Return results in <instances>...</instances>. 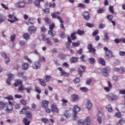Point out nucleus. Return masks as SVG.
<instances>
[{"mask_svg": "<svg viewBox=\"0 0 125 125\" xmlns=\"http://www.w3.org/2000/svg\"><path fill=\"white\" fill-rule=\"evenodd\" d=\"M16 82L17 83H14L15 86H18V85H20L18 88L19 90L20 91H23V90H25V87L22 85V82L20 80H17Z\"/></svg>", "mask_w": 125, "mask_h": 125, "instance_id": "f257e3e1", "label": "nucleus"}, {"mask_svg": "<svg viewBox=\"0 0 125 125\" xmlns=\"http://www.w3.org/2000/svg\"><path fill=\"white\" fill-rule=\"evenodd\" d=\"M104 49L105 51V54L106 57L108 58H112L114 57V56L113 55V52L110 50L108 49L107 47H104Z\"/></svg>", "mask_w": 125, "mask_h": 125, "instance_id": "f03ea898", "label": "nucleus"}, {"mask_svg": "<svg viewBox=\"0 0 125 125\" xmlns=\"http://www.w3.org/2000/svg\"><path fill=\"white\" fill-rule=\"evenodd\" d=\"M107 97L108 100H111L112 101L114 100H118L119 99V96L118 95L114 94L113 93H109L107 95Z\"/></svg>", "mask_w": 125, "mask_h": 125, "instance_id": "7ed1b4c3", "label": "nucleus"}, {"mask_svg": "<svg viewBox=\"0 0 125 125\" xmlns=\"http://www.w3.org/2000/svg\"><path fill=\"white\" fill-rule=\"evenodd\" d=\"M28 32L31 35L36 34L37 32V27L35 26H29L28 28Z\"/></svg>", "mask_w": 125, "mask_h": 125, "instance_id": "20e7f679", "label": "nucleus"}, {"mask_svg": "<svg viewBox=\"0 0 125 125\" xmlns=\"http://www.w3.org/2000/svg\"><path fill=\"white\" fill-rule=\"evenodd\" d=\"M41 63L39 62H34L32 65V68L34 70H39V69H41Z\"/></svg>", "mask_w": 125, "mask_h": 125, "instance_id": "39448f33", "label": "nucleus"}, {"mask_svg": "<svg viewBox=\"0 0 125 125\" xmlns=\"http://www.w3.org/2000/svg\"><path fill=\"white\" fill-rule=\"evenodd\" d=\"M25 5V2L23 1H19L15 4V6L17 7V8H24Z\"/></svg>", "mask_w": 125, "mask_h": 125, "instance_id": "423d86ee", "label": "nucleus"}, {"mask_svg": "<svg viewBox=\"0 0 125 125\" xmlns=\"http://www.w3.org/2000/svg\"><path fill=\"white\" fill-rule=\"evenodd\" d=\"M14 77H15V76H14V75L12 74H9L8 75V79H7V80L6 81V83L9 85H10V84H11V83H10V81H11V80L13 79V78H14Z\"/></svg>", "mask_w": 125, "mask_h": 125, "instance_id": "0eeeda50", "label": "nucleus"}, {"mask_svg": "<svg viewBox=\"0 0 125 125\" xmlns=\"http://www.w3.org/2000/svg\"><path fill=\"white\" fill-rule=\"evenodd\" d=\"M91 124V118L90 117H86L83 120V125H90Z\"/></svg>", "mask_w": 125, "mask_h": 125, "instance_id": "6e6552de", "label": "nucleus"}, {"mask_svg": "<svg viewBox=\"0 0 125 125\" xmlns=\"http://www.w3.org/2000/svg\"><path fill=\"white\" fill-rule=\"evenodd\" d=\"M108 72H110V67H105L103 69V75L104 77L108 76Z\"/></svg>", "mask_w": 125, "mask_h": 125, "instance_id": "1a4fd4ad", "label": "nucleus"}, {"mask_svg": "<svg viewBox=\"0 0 125 125\" xmlns=\"http://www.w3.org/2000/svg\"><path fill=\"white\" fill-rule=\"evenodd\" d=\"M58 70H59V71H61V76H64V77H69V76H70V74L63 70L62 67H59Z\"/></svg>", "mask_w": 125, "mask_h": 125, "instance_id": "9d476101", "label": "nucleus"}, {"mask_svg": "<svg viewBox=\"0 0 125 125\" xmlns=\"http://www.w3.org/2000/svg\"><path fill=\"white\" fill-rule=\"evenodd\" d=\"M85 106L87 109L88 110H90L91 108H92V103H91V101H87L85 102Z\"/></svg>", "mask_w": 125, "mask_h": 125, "instance_id": "9b49d317", "label": "nucleus"}, {"mask_svg": "<svg viewBox=\"0 0 125 125\" xmlns=\"http://www.w3.org/2000/svg\"><path fill=\"white\" fill-rule=\"evenodd\" d=\"M83 15L85 20L88 21V20L90 19V17H89V13H88V12L84 11V12H83Z\"/></svg>", "mask_w": 125, "mask_h": 125, "instance_id": "f8f14e48", "label": "nucleus"}, {"mask_svg": "<svg viewBox=\"0 0 125 125\" xmlns=\"http://www.w3.org/2000/svg\"><path fill=\"white\" fill-rule=\"evenodd\" d=\"M87 49L89 50V51L90 52H92V53H93V54H95V52L96 51V50H95V49L92 47V44H88Z\"/></svg>", "mask_w": 125, "mask_h": 125, "instance_id": "ddd939ff", "label": "nucleus"}, {"mask_svg": "<svg viewBox=\"0 0 125 125\" xmlns=\"http://www.w3.org/2000/svg\"><path fill=\"white\" fill-rule=\"evenodd\" d=\"M36 23V19H35V18H30L28 19V23H27V25H29V24H30V25H34Z\"/></svg>", "mask_w": 125, "mask_h": 125, "instance_id": "4468645a", "label": "nucleus"}, {"mask_svg": "<svg viewBox=\"0 0 125 125\" xmlns=\"http://www.w3.org/2000/svg\"><path fill=\"white\" fill-rule=\"evenodd\" d=\"M74 114H78L81 111V107L78 105H75L72 108Z\"/></svg>", "mask_w": 125, "mask_h": 125, "instance_id": "2eb2a0df", "label": "nucleus"}, {"mask_svg": "<svg viewBox=\"0 0 125 125\" xmlns=\"http://www.w3.org/2000/svg\"><path fill=\"white\" fill-rule=\"evenodd\" d=\"M13 110V107H12V105L11 104H7L6 106V109H5V111L7 113H9V112H11V111H12Z\"/></svg>", "mask_w": 125, "mask_h": 125, "instance_id": "dca6fc26", "label": "nucleus"}, {"mask_svg": "<svg viewBox=\"0 0 125 125\" xmlns=\"http://www.w3.org/2000/svg\"><path fill=\"white\" fill-rule=\"evenodd\" d=\"M79 96L77 94H73L71 96V100L73 102H76V101H79Z\"/></svg>", "mask_w": 125, "mask_h": 125, "instance_id": "f3484780", "label": "nucleus"}, {"mask_svg": "<svg viewBox=\"0 0 125 125\" xmlns=\"http://www.w3.org/2000/svg\"><path fill=\"white\" fill-rule=\"evenodd\" d=\"M51 109L53 113H58V108H57V105H56V104H53L51 105Z\"/></svg>", "mask_w": 125, "mask_h": 125, "instance_id": "a211bd4d", "label": "nucleus"}, {"mask_svg": "<svg viewBox=\"0 0 125 125\" xmlns=\"http://www.w3.org/2000/svg\"><path fill=\"white\" fill-rule=\"evenodd\" d=\"M48 104H49V102L47 101H43L42 102L41 106L42 108H46L47 106H48Z\"/></svg>", "mask_w": 125, "mask_h": 125, "instance_id": "6ab92c4d", "label": "nucleus"}, {"mask_svg": "<svg viewBox=\"0 0 125 125\" xmlns=\"http://www.w3.org/2000/svg\"><path fill=\"white\" fill-rule=\"evenodd\" d=\"M48 34L49 35V36H51V37H55V36H56V32L51 30H49L48 31Z\"/></svg>", "mask_w": 125, "mask_h": 125, "instance_id": "aec40b11", "label": "nucleus"}, {"mask_svg": "<svg viewBox=\"0 0 125 125\" xmlns=\"http://www.w3.org/2000/svg\"><path fill=\"white\" fill-rule=\"evenodd\" d=\"M23 123L25 125H29L31 124V121H28L27 118L25 117L23 119Z\"/></svg>", "mask_w": 125, "mask_h": 125, "instance_id": "412c9836", "label": "nucleus"}, {"mask_svg": "<svg viewBox=\"0 0 125 125\" xmlns=\"http://www.w3.org/2000/svg\"><path fill=\"white\" fill-rule=\"evenodd\" d=\"M59 14H60V12H57L52 13L51 14V16H52V18H57V17H59L58 16V15H59Z\"/></svg>", "mask_w": 125, "mask_h": 125, "instance_id": "4be33fe9", "label": "nucleus"}, {"mask_svg": "<svg viewBox=\"0 0 125 125\" xmlns=\"http://www.w3.org/2000/svg\"><path fill=\"white\" fill-rule=\"evenodd\" d=\"M22 68L23 70H28L29 69V63L26 62L22 65Z\"/></svg>", "mask_w": 125, "mask_h": 125, "instance_id": "5701e85b", "label": "nucleus"}, {"mask_svg": "<svg viewBox=\"0 0 125 125\" xmlns=\"http://www.w3.org/2000/svg\"><path fill=\"white\" fill-rule=\"evenodd\" d=\"M45 42L47 44H52V42H51V39L50 38H47L45 39Z\"/></svg>", "mask_w": 125, "mask_h": 125, "instance_id": "b1692460", "label": "nucleus"}, {"mask_svg": "<svg viewBox=\"0 0 125 125\" xmlns=\"http://www.w3.org/2000/svg\"><path fill=\"white\" fill-rule=\"evenodd\" d=\"M5 105V103H3V102L0 101V110H3Z\"/></svg>", "mask_w": 125, "mask_h": 125, "instance_id": "393cba45", "label": "nucleus"}, {"mask_svg": "<svg viewBox=\"0 0 125 125\" xmlns=\"http://www.w3.org/2000/svg\"><path fill=\"white\" fill-rule=\"evenodd\" d=\"M98 60H99V63L100 64H102V65H103V66H105V61L104 60V59L99 58L98 59Z\"/></svg>", "mask_w": 125, "mask_h": 125, "instance_id": "a878e982", "label": "nucleus"}, {"mask_svg": "<svg viewBox=\"0 0 125 125\" xmlns=\"http://www.w3.org/2000/svg\"><path fill=\"white\" fill-rule=\"evenodd\" d=\"M44 80L46 82V83H48V82L50 81V80H51V76L49 75H46L44 77Z\"/></svg>", "mask_w": 125, "mask_h": 125, "instance_id": "bb28decb", "label": "nucleus"}, {"mask_svg": "<svg viewBox=\"0 0 125 125\" xmlns=\"http://www.w3.org/2000/svg\"><path fill=\"white\" fill-rule=\"evenodd\" d=\"M105 108L108 112H112V111H113V108H112V106L110 104L106 105L105 106Z\"/></svg>", "mask_w": 125, "mask_h": 125, "instance_id": "cd10ccee", "label": "nucleus"}, {"mask_svg": "<svg viewBox=\"0 0 125 125\" xmlns=\"http://www.w3.org/2000/svg\"><path fill=\"white\" fill-rule=\"evenodd\" d=\"M80 59L82 61H83L84 62H85V61H87V57L86 56H84L83 55L81 58H80Z\"/></svg>", "mask_w": 125, "mask_h": 125, "instance_id": "c85d7f7f", "label": "nucleus"}, {"mask_svg": "<svg viewBox=\"0 0 125 125\" xmlns=\"http://www.w3.org/2000/svg\"><path fill=\"white\" fill-rule=\"evenodd\" d=\"M8 17L9 19H8V21H9V22H10V23H14V21L12 20V18L13 17V16H12V15H9L8 16Z\"/></svg>", "mask_w": 125, "mask_h": 125, "instance_id": "c756f323", "label": "nucleus"}, {"mask_svg": "<svg viewBox=\"0 0 125 125\" xmlns=\"http://www.w3.org/2000/svg\"><path fill=\"white\" fill-rule=\"evenodd\" d=\"M68 42L67 43H66V45L67 46V47H68V48H69V47H70V46H71V45L70 44V43H72V41L71 40V38L70 37L68 38Z\"/></svg>", "mask_w": 125, "mask_h": 125, "instance_id": "7c9ffc66", "label": "nucleus"}, {"mask_svg": "<svg viewBox=\"0 0 125 125\" xmlns=\"http://www.w3.org/2000/svg\"><path fill=\"white\" fill-rule=\"evenodd\" d=\"M16 38V35L13 34L12 35H11L10 36V41L11 42H14V41H15V38Z\"/></svg>", "mask_w": 125, "mask_h": 125, "instance_id": "2f4dec72", "label": "nucleus"}, {"mask_svg": "<svg viewBox=\"0 0 125 125\" xmlns=\"http://www.w3.org/2000/svg\"><path fill=\"white\" fill-rule=\"evenodd\" d=\"M70 61L71 62H72V63H76V62H78V58L72 57L70 59Z\"/></svg>", "mask_w": 125, "mask_h": 125, "instance_id": "473e14b6", "label": "nucleus"}, {"mask_svg": "<svg viewBox=\"0 0 125 125\" xmlns=\"http://www.w3.org/2000/svg\"><path fill=\"white\" fill-rule=\"evenodd\" d=\"M41 1H43V0H35L34 3L36 6H40Z\"/></svg>", "mask_w": 125, "mask_h": 125, "instance_id": "72a5a7b5", "label": "nucleus"}, {"mask_svg": "<svg viewBox=\"0 0 125 125\" xmlns=\"http://www.w3.org/2000/svg\"><path fill=\"white\" fill-rule=\"evenodd\" d=\"M23 38L24 40H29L30 39V35L28 33H25L23 35Z\"/></svg>", "mask_w": 125, "mask_h": 125, "instance_id": "f704fd0d", "label": "nucleus"}, {"mask_svg": "<svg viewBox=\"0 0 125 125\" xmlns=\"http://www.w3.org/2000/svg\"><path fill=\"white\" fill-rule=\"evenodd\" d=\"M25 116L27 118L29 119L32 118V112L30 111H27L25 113Z\"/></svg>", "mask_w": 125, "mask_h": 125, "instance_id": "c9c22d12", "label": "nucleus"}, {"mask_svg": "<svg viewBox=\"0 0 125 125\" xmlns=\"http://www.w3.org/2000/svg\"><path fill=\"white\" fill-rule=\"evenodd\" d=\"M39 81L40 82V84L42 86H45V85H46V83L43 79H39Z\"/></svg>", "mask_w": 125, "mask_h": 125, "instance_id": "e433bc0d", "label": "nucleus"}, {"mask_svg": "<svg viewBox=\"0 0 125 125\" xmlns=\"http://www.w3.org/2000/svg\"><path fill=\"white\" fill-rule=\"evenodd\" d=\"M4 19H5V17L3 16V15L0 14V24L4 21Z\"/></svg>", "mask_w": 125, "mask_h": 125, "instance_id": "4c0bfd02", "label": "nucleus"}, {"mask_svg": "<svg viewBox=\"0 0 125 125\" xmlns=\"http://www.w3.org/2000/svg\"><path fill=\"white\" fill-rule=\"evenodd\" d=\"M88 62L90 63V64H94V63H95V59L91 58L88 59Z\"/></svg>", "mask_w": 125, "mask_h": 125, "instance_id": "58836bf2", "label": "nucleus"}, {"mask_svg": "<svg viewBox=\"0 0 125 125\" xmlns=\"http://www.w3.org/2000/svg\"><path fill=\"white\" fill-rule=\"evenodd\" d=\"M39 59V62H44L45 61V58L42 56H40Z\"/></svg>", "mask_w": 125, "mask_h": 125, "instance_id": "ea45409f", "label": "nucleus"}, {"mask_svg": "<svg viewBox=\"0 0 125 125\" xmlns=\"http://www.w3.org/2000/svg\"><path fill=\"white\" fill-rule=\"evenodd\" d=\"M44 21L46 23V24L49 25V24H50V23H51V21H50V20L48 18H45L44 19Z\"/></svg>", "mask_w": 125, "mask_h": 125, "instance_id": "a19ab883", "label": "nucleus"}, {"mask_svg": "<svg viewBox=\"0 0 125 125\" xmlns=\"http://www.w3.org/2000/svg\"><path fill=\"white\" fill-rule=\"evenodd\" d=\"M80 90L83 91V92H87L88 91V89L85 87H81Z\"/></svg>", "mask_w": 125, "mask_h": 125, "instance_id": "79ce46f5", "label": "nucleus"}, {"mask_svg": "<svg viewBox=\"0 0 125 125\" xmlns=\"http://www.w3.org/2000/svg\"><path fill=\"white\" fill-rule=\"evenodd\" d=\"M25 74L26 73L23 71H21L18 73V76L21 78H22Z\"/></svg>", "mask_w": 125, "mask_h": 125, "instance_id": "37998d69", "label": "nucleus"}, {"mask_svg": "<svg viewBox=\"0 0 125 125\" xmlns=\"http://www.w3.org/2000/svg\"><path fill=\"white\" fill-rule=\"evenodd\" d=\"M76 34H77V33H76V32H74V33L71 34V38L73 41H74V40H76V39H77V38L75 36Z\"/></svg>", "mask_w": 125, "mask_h": 125, "instance_id": "c03bdc74", "label": "nucleus"}, {"mask_svg": "<svg viewBox=\"0 0 125 125\" xmlns=\"http://www.w3.org/2000/svg\"><path fill=\"white\" fill-rule=\"evenodd\" d=\"M77 125H83V119H79L77 121Z\"/></svg>", "mask_w": 125, "mask_h": 125, "instance_id": "a18cd8bd", "label": "nucleus"}, {"mask_svg": "<svg viewBox=\"0 0 125 125\" xmlns=\"http://www.w3.org/2000/svg\"><path fill=\"white\" fill-rule=\"evenodd\" d=\"M25 89L26 90V92H27V93H31V90L33 89V88H32L31 86H30L26 87Z\"/></svg>", "mask_w": 125, "mask_h": 125, "instance_id": "49530a36", "label": "nucleus"}, {"mask_svg": "<svg viewBox=\"0 0 125 125\" xmlns=\"http://www.w3.org/2000/svg\"><path fill=\"white\" fill-rule=\"evenodd\" d=\"M23 58L24 60H27V61H28L29 63H33V61H32L31 59L29 58L28 57L25 56Z\"/></svg>", "mask_w": 125, "mask_h": 125, "instance_id": "de8ad7c7", "label": "nucleus"}, {"mask_svg": "<svg viewBox=\"0 0 125 125\" xmlns=\"http://www.w3.org/2000/svg\"><path fill=\"white\" fill-rule=\"evenodd\" d=\"M62 105L63 106H67V103H68V101L66 100H65V99H63L62 100Z\"/></svg>", "mask_w": 125, "mask_h": 125, "instance_id": "09e8293b", "label": "nucleus"}, {"mask_svg": "<svg viewBox=\"0 0 125 125\" xmlns=\"http://www.w3.org/2000/svg\"><path fill=\"white\" fill-rule=\"evenodd\" d=\"M1 55L2 56V57H3V58L5 59L6 57H7L8 56V55H7V54H6V53L4 52H2L1 53Z\"/></svg>", "mask_w": 125, "mask_h": 125, "instance_id": "8fccbe9b", "label": "nucleus"}, {"mask_svg": "<svg viewBox=\"0 0 125 125\" xmlns=\"http://www.w3.org/2000/svg\"><path fill=\"white\" fill-rule=\"evenodd\" d=\"M86 26L89 27V28H93L94 27V24L88 22L86 23Z\"/></svg>", "mask_w": 125, "mask_h": 125, "instance_id": "3c124183", "label": "nucleus"}, {"mask_svg": "<svg viewBox=\"0 0 125 125\" xmlns=\"http://www.w3.org/2000/svg\"><path fill=\"white\" fill-rule=\"evenodd\" d=\"M77 7H81V8H84L85 7V5H84V4L80 3L78 4Z\"/></svg>", "mask_w": 125, "mask_h": 125, "instance_id": "603ef678", "label": "nucleus"}, {"mask_svg": "<svg viewBox=\"0 0 125 125\" xmlns=\"http://www.w3.org/2000/svg\"><path fill=\"white\" fill-rule=\"evenodd\" d=\"M80 78H76L73 80V82L74 83H80Z\"/></svg>", "mask_w": 125, "mask_h": 125, "instance_id": "864d4df0", "label": "nucleus"}, {"mask_svg": "<svg viewBox=\"0 0 125 125\" xmlns=\"http://www.w3.org/2000/svg\"><path fill=\"white\" fill-rule=\"evenodd\" d=\"M35 91H36V92H38V93H41L42 92V91L41 90V89H40V87H38V86H36L35 87Z\"/></svg>", "mask_w": 125, "mask_h": 125, "instance_id": "5fc2aeb1", "label": "nucleus"}, {"mask_svg": "<svg viewBox=\"0 0 125 125\" xmlns=\"http://www.w3.org/2000/svg\"><path fill=\"white\" fill-rule=\"evenodd\" d=\"M80 44H81V42H80L72 43L73 46H79V45H80Z\"/></svg>", "mask_w": 125, "mask_h": 125, "instance_id": "6e6d98bb", "label": "nucleus"}, {"mask_svg": "<svg viewBox=\"0 0 125 125\" xmlns=\"http://www.w3.org/2000/svg\"><path fill=\"white\" fill-rule=\"evenodd\" d=\"M5 62L6 63V64H8V63H9V62H10V59H9V57H8V56L5 58Z\"/></svg>", "mask_w": 125, "mask_h": 125, "instance_id": "4d7b16f0", "label": "nucleus"}, {"mask_svg": "<svg viewBox=\"0 0 125 125\" xmlns=\"http://www.w3.org/2000/svg\"><path fill=\"white\" fill-rule=\"evenodd\" d=\"M97 116L98 118H102V117L103 116V113H102V112L100 111H99L97 114Z\"/></svg>", "mask_w": 125, "mask_h": 125, "instance_id": "13d9d810", "label": "nucleus"}, {"mask_svg": "<svg viewBox=\"0 0 125 125\" xmlns=\"http://www.w3.org/2000/svg\"><path fill=\"white\" fill-rule=\"evenodd\" d=\"M64 116L65 117V118L68 119V118H70L71 115H70V113H69V112H66L64 113Z\"/></svg>", "mask_w": 125, "mask_h": 125, "instance_id": "bf43d9fd", "label": "nucleus"}, {"mask_svg": "<svg viewBox=\"0 0 125 125\" xmlns=\"http://www.w3.org/2000/svg\"><path fill=\"white\" fill-rule=\"evenodd\" d=\"M104 40L108 41V40H109V36H108V33H104Z\"/></svg>", "mask_w": 125, "mask_h": 125, "instance_id": "052dcab7", "label": "nucleus"}, {"mask_svg": "<svg viewBox=\"0 0 125 125\" xmlns=\"http://www.w3.org/2000/svg\"><path fill=\"white\" fill-rule=\"evenodd\" d=\"M5 99H7V100H13V97L12 96H9L8 97H5Z\"/></svg>", "mask_w": 125, "mask_h": 125, "instance_id": "680f3d73", "label": "nucleus"}, {"mask_svg": "<svg viewBox=\"0 0 125 125\" xmlns=\"http://www.w3.org/2000/svg\"><path fill=\"white\" fill-rule=\"evenodd\" d=\"M104 90H105V92H109L110 90H111V88H109V87H104Z\"/></svg>", "mask_w": 125, "mask_h": 125, "instance_id": "e2e57ef3", "label": "nucleus"}, {"mask_svg": "<svg viewBox=\"0 0 125 125\" xmlns=\"http://www.w3.org/2000/svg\"><path fill=\"white\" fill-rule=\"evenodd\" d=\"M118 72L120 74H123V73H124V72H125V68H120Z\"/></svg>", "mask_w": 125, "mask_h": 125, "instance_id": "0e129e2a", "label": "nucleus"}, {"mask_svg": "<svg viewBox=\"0 0 125 125\" xmlns=\"http://www.w3.org/2000/svg\"><path fill=\"white\" fill-rule=\"evenodd\" d=\"M42 121L44 124H47V123H48V120L46 118H42Z\"/></svg>", "mask_w": 125, "mask_h": 125, "instance_id": "69168bd1", "label": "nucleus"}, {"mask_svg": "<svg viewBox=\"0 0 125 125\" xmlns=\"http://www.w3.org/2000/svg\"><path fill=\"white\" fill-rule=\"evenodd\" d=\"M119 55H120V56H125V51H120L119 52Z\"/></svg>", "mask_w": 125, "mask_h": 125, "instance_id": "338daca9", "label": "nucleus"}, {"mask_svg": "<svg viewBox=\"0 0 125 125\" xmlns=\"http://www.w3.org/2000/svg\"><path fill=\"white\" fill-rule=\"evenodd\" d=\"M119 94H123V95H124L125 94V90H119Z\"/></svg>", "mask_w": 125, "mask_h": 125, "instance_id": "774afa93", "label": "nucleus"}]
</instances>
